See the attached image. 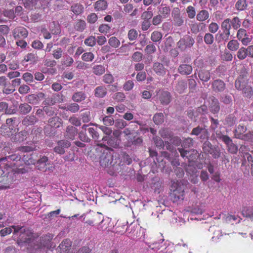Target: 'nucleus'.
I'll return each mask as SVG.
<instances>
[{"label": "nucleus", "instance_id": "1", "mask_svg": "<svg viewBox=\"0 0 253 253\" xmlns=\"http://www.w3.org/2000/svg\"><path fill=\"white\" fill-rule=\"evenodd\" d=\"M13 229V234L17 237V243L22 246L24 244H27L28 253H37L39 250L44 248L50 249L52 245L50 242L53 237L51 234L48 233L42 237H36L31 230L24 226L13 225L11 227H6L0 231L1 237L10 234Z\"/></svg>", "mask_w": 253, "mask_h": 253}, {"label": "nucleus", "instance_id": "2", "mask_svg": "<svg viewBox=\"0 0 253 253\" xmlns=\"http://www.w3.org/2000/svg\"><path fill=\"white\" fill-rule=\"evenodd\" d=\"M20 160L14 161L15 165L9 168L8 165L3 167V169L5 171L1 176L0 175V190L6 189L10 187L11 184L16 180L17 172L16 162ZM3 166V165H2Z\"/></svg>", "mask_w": 253, "mask_h": 253}, {"label": "nucleus", "instance_id": "3", "mask_svg": "<svg viewBox=\"0 0 253 253\" xmlns=\"http://www.w3.org/2000/svg\"><path fill=\"white\" fill-rule=\"evenodd\" d=\"M152 250L158 251V253H172L174 250V244L169 241H165L164 239L154 242L149 245Z\"/></svg>", "mask_w": 253, "mask_h": 253}, {"label": "nucleus", "instance_id": "4", "mask_svg": "<svg viewBox=\"0 0 253 253\" xmlns=\"http://www.w3.org/2000/svg\"><path fill=\"white\" fill-rule=\"evenodd\" d=\"M22 160L27 165H36L38 169L41 171H45L46 169V167L49 164L48 158L44 156H41L40 158L37 161L32 158L31 156L24 155L23 156Z\"/></svg>", "mask_w": 253, "mask_h": 253}, {"label": "nucleus", "instance_id": "5", "mask_svg": "<svg viewBox=\"0 0 253 253\" xmlns=\"http://www.w3.org/2000/svg\"><path fill=\"white\" fill-rule=\"evenodd\" d=\"M185 186L181 182L173 181L172 182L170 190L172 191L171 193V198L173 199L174 202H176L178 201H182L184 199Z\"/></svg>", "mask_w": 253, "mask_h": 253}, {"label": "nucleus", "instance_id": "6", "mask_svg": "<svg viewBox=\"0 0 253 253\" xmlns=\"http://www.w3.org/2000/svg\"><path fill=\"white\" fill-rule=\"evenodd\" d=\"M193 143V139L188 137L185 139L182 143V148H178V150L181 156L183 158L190 160V157L194 155L197 154V151L195 150L190 151L186 150L185 149L192 146Z\"/></svg>", "mask_w": 253, "mask_h": 253}, {"label": "nucleus", "instance_id": "7", "mask_svg": "<svg viewBox=\"0 0 253 253\" xmlns=\"http://www.w3.org/2000/svg\"><path fill=\"white\" fill-rule=\"evenodd\" d=\"M21 159V156L16 154L1 158L0 159V175L1 176L5 172L2 165H3V167L8 165L9 168H10L11 166L15 165L14 161Z\"/></svg>", "mask_w": 253, "mask_h": 253}, {"label": "nucleus", "instance_id": "8", "mask_svg": "<svg viewBox=\"0 0 253 253\" xmlns=\"http://www.w3.org/2000/svg\"><path fill=\"white\" fill-rule=\"evenodd\" d=\"M16 118L7 119L6 121V124L2 125L0 128V132L3 135L10 136L13 135V133H16V129H13Z\"/></svg>", "mask_w": 253, "mask_h": 253}, {"label": "nucleus", "instance_id": "9", "mask_svg": "<svg viewBox=\"0 0 253 253\" xmlns=\"http://www.w3.org/2000/svg\"><path fill=\"white\" fill-rule=\"evenodd\" d=\"M195 42L194 39L191 36L186 35L177 43L178 48L181 51H185L187 49L191 48Z\"/></svg>", "mask_w": 253, "mask_h": 253}, {"label": "nucleus", "instance_id": "10", "mask_svg": "<svg viewBox=\"0 0 253 253\" xmlns=\"http://www.w3.org/2000/svg\"><path fill=\"white\" fill-rule=\"evenodd\" d=\"M191 134L199 136V139L201 140H204L209 138L210 133L205 126H204V127L198 126L192 129Z\"/></svg>", "mask_w": 253, "mask_h": 253}, {"label": "nucleus", "instance_id": "11", "mask_svg": "<svg viewBox=\"0 0 253 253\" xmlns=\"http://www.w3.org/2000/svg\"><path fill=\"white\" fill-rule=\"evenodd\" d=\"M207 106L203 105L198 107L195 110L190 109L188 111V116L194 122H196L199 115H204L207 113Z\"/></svg>", "mask_w": 253, "mask_h": 253}, {"label": "nucleus", "instance_id": "12", "mask_svg": "<svg viewBox=\"0 0 253 253\" xmlns=\"http://www.w3.org/2000/svg\"><path fill=\"white\" fill-rule=\"evenodd\" d=\"M112 153L108 150H105L102 155L100 157V165L103 167H107L112 164Z\"/></svg>", "mask_w": 253, "mask_h": 253}, {"label": "nucleus", "instance_id": "13", "mask_svg": "<svg viewBox=\"0 0 253 253\" xmlns=\"http://www.w3.org/2000/svg\"><path fill=\"white\" fill-rule=\"evenodd\" d=\"M204 210L202 206H197L192 209L190 214L188 217V220H201L204 219L201 217V215L204 212Z\"/></svg>", "mask_w": 253, "mask_h": 253}, {"label": "nucleus", "instance_id": "14", "mask_svg": "<svg viewBox=\"0 0 253 253\" xmlns=\"http://www.w3.org/2000/svg\"><path fill=\"white\" fill-rule=\"evenodd\" d=\"M157 98L161 103L165 105L169 103L171 100V95L169 92L165 90H159L157 93Z\"/></svg>", "mask_w": 253, "mask_h": 253}, {"label": "nucleus", "instance_id": "15", "mask_svg": "<svg viewBox=\"0 0 253 253\" xmlns=\"http://www.w3.org/2000/svg\"><path fill=\"white\" fill-rule=\"evenodd\" d=\"M45 98V94L42 92H39L37 94H32L27 97V101L32 104H38L40 102Z\"/></svg>", "mask_w": 253, "mask_h": 253}, {"label": "nucleus", "instance_id": "16", "mask_svg": "<svg viewBox=\"0 0 253 253\" xmlns=\"http://www.w3.org/2000/svg\"><path fill=\"white\" fill-rule=\"evenodd\" d=\"M248 79L245 75L244 76L240 75L235 82V87L238 90H242L247 85H248Z\"/></svg>", "mask_w": 253, "mask_h": 253}, {"label": "nucleus", "instance_id": "17", "mask_svg": "<svg viewBox=\"0 0 253 253\" xmlns=\"http://www.w3.org/2000/svg\"><path fill=\"white\" fill-rule=\"evenodd\" d=\"M190 30L193 34H196L199 32L204 31L206 28V25L203 22H191L189 25Z\"/></svg>", "mask_w": 253, "mask_h": 253}, {"label": "nucleus", "instance_id": "18", "mask_svg": "<svg viewBox=\"0 0 253 253\" xmlns=\"http://www.w3.org/2000/svg\"><path fill=\"white\" fill-rule=\"evenodd\" d=\"M71 146V143L65 140L59 141L57 146L54 148V151L59 154H63L65 153V148H68Z\"/></svg>", "mask_w": 253, "mask_h": 253}, {"label": "nucleus", "instance_id": "19", "mask_svg": "<svg viewBox=\"0 0 253 253\" xmlns=\"http://www.w3.org/2000/svg\"><path fill=\"white\" fill-rule=\"evenodd\" d=\"M13 35L15 39L25 38L28 36V31L23 27H18L13 30Z\"/></svg>", "mask_w": 253, "mask_h": 253}, {"label": "nucleus", "instance_id": "20", "mask_svg": "<svg viewBox=\"0 0 253 253\" xmlns=\"http://www.w3.org/2000/svg\"><path fill=\"white\" fill-rule=\"evenodd\" d=\"M196 159V156H192L190 157V160L187 159L189 162V165L185 168V170L189 174L192 175L198 174L197 169L194 166V160Z\"/></svg>", "mask_w": 253, "mask_h": 253}, {"label": "nucleus", "instance_id": "21", "mask_svg": "<svg viewBox=\"0 0 253 253\" xmlns=\"http://www.w3.org/2000/svg\"><path fill=\"white\" fill-rule=\"evenodd\" d=\"M78 133V129L74 126H68L66 128L65 136L70 140H74Z\"/></svg>", "mask_w": 253, "mask_h": 253}, {"label": "nucleus", "instance_id": "22", "mask_svg": "<svg viewBox=\"0 0 253 253\" xmlns=\"http://www.w3.org/2000/svg\"><path fill=\"white\" fill-rule=\"evenodd\" d=\"M213 90L216 92H222L225 88V84L223 81L218 79L214 81L212 84Z\"/></svg>", "mask_w": 253, "mask_h": 253}, {"label": "nucleus", "instance_id": "23", "mask_svg": "<svg viewBox=\"0 0 253 253\" xmlns=\"http://www.w3.org/2000/svg\"><path fill=\"white\" fill-rule=\"evenodd\" d=\"M154 72L158 75L163 76L166 73V69L163 64L159 62H155L153 65Z\"/></svg>", "mask_w": 253, "mask_h": 253}, {"label": "nucleus", "instance_id": "24", "mask_svg": "<svg viewBox=\"0 0 253 253\" xmlns=\"http://www.w3.org/2000/svg\"><path fill=\"white\" fill-rule=\"evenodd\" d=\"M71 247V242L68 239H66L64 240L58 247L57 250L60 251V253H66L68 251Z\"/></svg>", "mask_w": 253, "mask_h": 253}, {"label": "nucleus", "instance_id": "25", "mask_svg": "<svg viewBox=\"0 0 253 253\" xmlns=\"http://www.w3.org/2000/svg\"><path fill=\"white\" fill-rule=\"evenodd\" d=\"M219 217L218 218H225V220L227 222H232V221H235L236 223H239L240 221L241 218L239 217L237 215H232L227 214H222L219 215Z\"/></svg>", "mask_w": 253, "mask_h": 253}, {"label": "nucleus", "instance_id": "26", "mask_svg": "<svg viewBox=\"0 0 253 253\" xmlns=\"http://www.w3.org/2000/svg\"><path fill=\"white\" fill-rule=\"evenodd\" d=\"M172 15L174 24L177 26H181L183 23L184 20L182 16L180 15L179 10L177 9L173 11Z\"/></svg>", "mask_w": 253, "mask_h": 253}, {"label": "nucleus", "instance_id": "27", "mask_svg": "<svg viewBox=\"0 0 253 253\" xmlns=\"http://www.w3.org/2000/svg\"><path fill=\"white\" fill-rule=\"evenodd\" d=\"M38 60L36 52L28 53L25 56L24 61L29 62L30 64H35Z\"/></svg>", "mask_w": 253, "mask_h": 253}, {"label": "nucleus", "instance_id": "28", "mask_svg": "<svg viewBox=\"0 0 253 253\" xmlns=\"http://www.w3.org/2000/svg\"><path fill=\"white\" fill-rule=\"evenodd\" d=\"M154 142L157 147H163L166 146L167 149L169 151L172 150V146H171L170 143L166 142L165 145L164 144V141L162 139L158 136H155L153 138Z\"/></svg>", "mask_w": 253, "mask_h": 253}, {"label": "nucleus", "instance_id": "29", "mask_svg": "<svg viewBox=\"0 0 253 253\" xmlns=\"http://www.w3.org/2000/svg\"><path fill=\"white\" fill-rule=\"evenodd\" d=\"M28 132L25 130L21 131L12 137V140L15 142H22L27 138Z\"/></svg>", "mask_w": 253, "mask_h": 253}, {"label": "nucleus", "instance_id": "30", "mask_svg": "<svg viewBox=\"0 0 253 253\" xmlns=\"http://www.w3.org/2000/svg\"><path fill=\"white\" fill-rule=\"evenodd\" d=\"M210 13L207 10L203 9L199 11L196 15L197 21L203 22L209 19Z\"/></svg>", "mask_w": 253, "mask_h": 253}, {"label": "nucleus", "instance_id": "31", "mask_svg": "<svg viewBox=\"0 0 253 253\" xmlns=\"http://www.w3.org/2000/svg\"><path fill=\"white\" fill-rule=\"evenodd\" d=\"M192 71V67L188 64H181L178 68V72L182 75H189Z\"/></svg>", "mask_w": 253, "mask_h": 253}, {"label": "nucleus", "instance_id": "32", "mask_svg": "<svg viewBox=\"0 0 253 253\" xmlns=\"http://www.w3.org/2000/svg\"><path fill=\"white\" fill-rule=\"evenodd\" d=\"M108 6V4L105 0H98L95 2L94 7L96 11H102L105 10Z\"/></svg>", "mask_w": 253, "mask_h": 253}, {"label": "nucleus", "instance_id": "33", "mask_svg": "<svg viewBox=\"0 0 253 253\" xmlns=\"http://www.w3.org/2000/svg\"><path fill=\"white\" fill-rule=\"evenodd\" d=\"M86 96L84 92L83 91H78L74 93L72 97V99L75 102H81L85 99Z\"/></svg>", "mask_w": 253, "mask_h": 253}, {"label": "nucleus", "instance_id": "34", "mask_svg": "<svg viewBox=\"0 0 253 253\" xmlns=\"http://www.w3.org/2000/svg\"><path fill=\"white\" fill-rule=\"evenodd\" d=\"M198 76L199 79L203 82H208L211 78L210 72L205 69L199 71Z\"/></svg>", "mask_w": 253, "mask_h": 253}, {"label": "nucleus", "instance_id": "35", "mask_svg": "<svg viewBox=\"0 0 253 253\" xmlns=\"http://www.w3.org/2000/svg\"><path fill=\"white\" fill-rule=\"evenodd\" d=\"M107 94V88L104 86H97L94 89V95L99 98H103Z\"/></svg>", "mask_w": 253, "mask_h": 253}, {"label": "nucleus", "instance_id": "36", "mask_svg": "<svg viewBox=\"0 0 253 253\" xmlns=\"http://www.w3.org/2000/svg\"><path fill=\"white\" fill-rule=\"evenodd\" d=\"M159 15L163 18H166L169 16L170 12V8L169 6L161 5L158 7Z\"/></svg>", "mask_w": 253, "mask_h": 253}, {"label": "nucleus", "instance_id": "37", "mask_svg": "<svg viewBox=\"0 0 253 253\" xmlns=\"http://www.w3.org/2000/svg\"><path fill=\"white\" fill-rule=\"evenodd\" d=\"M246 130L247 128L246 126L241 125H239L234 130V135L236 138L241 139Z\"/></svg>", "mask_w": 253, "mask_h": 253}, {"label": "nucleus", "instance_id": "38", "mask_svg": "<svg viewBox=\"0 0 253 253\" xmlns=\"http://www.w3.org/2000/svg\"><path fill=\"white\" fill-rule=\"evenodd\" d=\"M216 138L224 142L226 146L231 143L232 140L227 135L223 134L220 131L215 132Z\"/></svg>", "mask_w": 253, "mask_h": 253}, {"label": "nucleus", "instance_id": "39", "mask_svg": "<svg viewBox=\"0 0 253 253\" xmlns=\"http://www.w3.org/2000/svg\"><path fill=\"white\" fill-rule=\"evenodd\" d=\"M210 230L213 231V236L211 239L214 242H217L220 237L223 235L221 230L216 226L211 227Z\"/></svg>", "mask_w": 253, "mask_h": 253}, {"label": "nucleus", "instance_id": "40", "mask_svg": "<svg viewBox=\"0 0 253 253\" xmlns=\"http://www.w3.org/2000/svg\"><path fill=\"white\" fill-rule=\"evenodd\" d=\"M240 46V43L236 40H230L227 45V48L231 51H236L239 48Z\"/></svg>", "mask_w": 253, "mask_h": 253}, {"label": "nucleus", "instance_id": "41", "mask_svg": "<svg viewBox=\"0 0 253 253\" xmlns=\"http://www.w3.org/2000/svg\"><path fill=\"white\" fill-rule=\"evenodd\" d=\"M37 121L36 117L34 115L27 116L22 121V124L24 126H30L34 124Z\"/></svg>", "mask_w": 253, "mask_h": 253}, {"label": "nucleus", "instance_id": "42", "mask_svg": "<svg viewBox=\"0 0 253 253\" xmlns=\"http://www.w3.org/2000/svg\"><path fill=\"white\" fill-rule=\"evenodd\" d=\"M231 27V19L229 18L225 19L221 24V28L223 32L230 33Z\"/></svg>", "mask_w": 253, "mask_h": 253}, {"label": "nucleus", "instance_id": "43", "mask_svg": "<svg viewBox=\"0 0 253 253\" xmlns=\"http://www.w3.org/2000/svg\"><path fill=\"white\" fill-rule=\"evenodd\" d=\"M32 110V107L27 103L20 104L19 111L20 114L25 115L29 113Z\"/></svg>", "mask_w": 253, "mask_h": 253}, {"label": "nucleus", "instance_id": "44", "mask_svg": "<svg viewBox=\"0 0 253 253\" xmlns=\"http://www.w3.org/2000/svg\"><path fill=\"white\" fill-rule=\"evenodd\" d=\"M236 122V117L233 115H229L224 120V124L229 127L232 126Z\"/></svg>", "mask_w": 253, "mask_h": 253}, {"label": "nucleus", "instance_id": "45", "mask_svg": "<svg viewBox=\"0 0 253 253\" xmlns=\"http://www.w3.org/2000/svg\"><path fill=\"white\" fill-rule=\"evenodd\" d=\"M61 119L59 118L58 117H53L48 120L49 125L53 127H59L61 123L60 121Z\"/></svg>", "mask_w": 253, "mask_h": 253}, {"label": "nucleus", "instance_id": "46", "mask_svg": "<svg viewBox=\"0 0 253 253\" xmlns=\"http://www.w3.org/2000/svg\"><path fill=\"white\" fill-rule=\"evenodd\" d=\"M211 101L212 103L210 106V110L213 114L217 113L220 109L218 101L217 99L214 97L211 98Z\"/></svg>", "mask_w": 253, "mask_h": 253}, {"label": "nucleus", "instance_id": "47", "mask_svg": "<svg viewBox=\"0 0 253 253\" xmlns=\"http://www.w3.org/2000/svg\"><path fill=\"white\" fill-rule=\"evenodd\" d=\"M111 30V27L106 24H101L98 27L99 32L107 36L110 35Z\"/></svg>", "mask_w": 253, "mask_h": 253}, {"label": "nucleus", "instance_id": "48", "mask_svg": "<svg viewBox=\"0 0 253 253\" xmlns=\"http://www.w3.org/2000/svg\"><path fill=\"white\" fill-rule=\"evenodd\" d=\"M75 29L79 32H83L86 28V23L83 20H78L74 25Z\"/></svg>", "mask_w": 253, "mask_h": 253}, {"label": "nucleus", "instance_id": "49", "mask_svg": "<svg viewBox=\"0 0 253 253\" xmlns=\"http://www.w3.org/2000/svg\"><path fill=\"white\" fill-rule=\"evenodd\" d=\"M105 67L101 65H96L92 68L93 73L97 76L103 74L105 71Z\"/></svg>", "mask_w": 253, "mask_h": 253}, {"label": "nucleus", "instance_id": "50", "mask_svg": "<svg viewBox=\"0 0 253 253\" xmlns=\"http://www.w3.org/2000/svg\"><path fill=\"white\" fill-rule=\"evenodd\" d=\"M71 9L74 14L79 15L83 11L84 7L80 3H75L71 6Z\"/></svg>", "mask_w": 253, "mask_h": 253}, {"label": "nucleus", "instance_id": "51", "mask_svg": "<svg viewBox=\"0 0 253 253\" xmlns=\"http://www.w3.org/2000/svg\"><path fill=\"white\" fill-rule=\"evenodd\" d=\"M246 49V48L244 47H242L238 49L236 55L239 59L241 60H244L248 56Z\"/></svg>", "mask_w": 253, "mask_h": 253}, {"label": "nucleus", "instance_id": "52", "mask_svg": "<svg viewBox=\"0 0 253 253\" xmlns=\"http://www.w3.org/2000/svg\"><path fill=\"white\" fill-rule=\"evenodd\" d=\"M246 0H238L235 4L236 8L239 11L245 10L247 7Z\"/></svg>", "mask_w": 253, "mask_h": 253}, {"label": "nucleus", "instance_id": "53", "mask_svg": "<svg viewBox=\"0 0 253 253\" xmlns=\"http://www.w3.org/2000/svg\"><path fill=\"white\" fill-rule=\"evenodd\" d=\"M187 87L186 83L183 81H179L175 86V90L179 93H183Z\"/></svg>", "mask_w": 253, "mask_h": 253}, {"label": "nucleus", "instance_id": "54", "mask_svg": "<svg viewBox=\"0 0 253 253\" xmlns=\"http://www.w3.org/2000/svg\"><path fill=\"white\" fill-rule=\"evenodd\" d=\"M109 45L115 48L118 47L120 45V42L116 37H112L108 40Z\"/></svg>", "mask_w": 253, "mask_h": 253}, {"label": "nucleus", "instance_id": "55", "mask_svg": "<svg viewBox=\"0 0 253 253\" xmlns=\"http://www.w3.org/2000/svg\"><path fill=\"white\" fill-rule=\"evenodd\" d=\"M153 121L157 125L164 122V115L162 113H157L153 117Z\"/></svg>", "mask_w": 253, "mask_h": 253}, {"label": "nucleus", "instance_id": "56", "mask_svg": "<svg viewBox=\"0 0 253 253\" xmlns=\"http://www.w3.org/2000/svg\"><path fill=\"white\" fill-rule=\"evenodd\" d=\"M66 110L72 113H76L80 109L79 105L76 103H72L67 105Z\"/></svg>", "mask_w": 253, "mask_h": 253}, {"label": "nucleus", "instance_id": "57", "mask_svg": "<svg viewBox=\"0 0 253 253\" xmlns=\"http://www.w3.org/2000/svg\"><path fill=\"white\" fill-rule=\"evenodd\" d=\"M163 37L162 34L158 31L153 32L151 36V40L154 42H160Z\"/></svg>", "mask_w": 253, "mask_h": 253}, {"label": "nucleus", "instance_id": "58", "mask_svg": "<svg viewBox=\"0 0 253 253\" xmlns=\"http://www.w3.org/2000/svg\"><path fill=\"white\" fill-rule=\"evenodd\" d=\"M25 7L29 9H32L37 4L39 0H23Z\"/></svg>", "mask_w": 253, "mask_h": 253}, {"label": "nucleus", "instance_id": "59", "mask_svg": "<svg viewBox=\"0 0 253 253\" xmlns=\"http://www.w3.org/2000/svg\"><path fill=\"white\" fill-rule=\"evenodd\" d=\"M213 147L209 141H205L203 145V151L207 154H209Z\"/></svg>", "mask_w": 253, "mask_h": 253}, {"label": "nucleus", "instance_id": "60", "mask_svg": "<svg viewBox=\"0 0 253 253\" xmlns=\"http://www.w3.org/2000/svg\"><path fill=\"white\" fill-rule=\"evenodd\" d=\"M230 35V33L223 31L221 33H219L217 36L218 35V39L219 42H227L229 40Z\"/></svg>", "mask_w": 253, "mask_h": 253}, {"label": "nucleus", "instance_id": "61", "mask_svg": "<svg viewBox=\"0 0 253 253\" xmlns=\"http://www.w3.org/2000/svg\"><path fill=\"white\" fill-rule=\"evenodd\" d=\"M231 23L232 28L234 30H237L241 26V21L239 17H235L231 20Z\"/></svg>", "mask_w": 253, "mask_h": 253}, {"label": "nucleus", "instance_id": "62", "mask_svg": "<svg viewBox=\"0 0 253 253\" xmlns=\"http://www.w3.org/2000/svg\"><path fill=\"white\" fill-rule=\"evenodd\" d=\"M186 11L188 17L190 19L194 18L196 16V10L195 8L192 6H188L186 9Z\"/></svg>", "mask_w": 253, "mask_h": 253}, {"label": "nucleus", "instance_id": "63", "mask_svg": "<svg viewBox=\"0 0 253 253\" xmlns=\"http://www.w3.org/2000/svg\"><path fill=\"white\" fill-rule=\"evenodd\" d=\"M102 121L105 126H112L114 124L113 118L109 116H106L103 117Z\"/></svg>", "mask_w": 253, "mask_h": 253}, {"label": "nucleus", "instance_id": "64", "mask_svg": "<svg viewBox=\"0 0 253 253\" xmlns=\"http://www.w3.org/2000/svg\"><path fill=\"white\" fill-rule=\"evenodd\" d=\"M243 93L244 95L247 97L250 98L253 95V90L252 88L249 86L247 85L243 90Z\"/></svg>", "mask_w": 253, "mask_h": 253}]
</instances>
